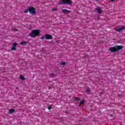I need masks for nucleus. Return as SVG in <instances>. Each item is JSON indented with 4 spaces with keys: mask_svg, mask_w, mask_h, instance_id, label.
I'll use <instances>...</instances> for the list:
<instances>
[{
    "mask_svg": "<svg viewBox=\"0 0 125 125\" xmlns=\"http://www.w3.org/2000/svg\"><path fill=\"white\" fill-rule=\"evenodd\" d=\"M124 47L122 45H115V47H112L110 48V51L111 52H116L121 50Z\"/></svg>",
    "mask_w": 125,
    "mask_h": 125,
    "instance_id": "nucleus-1",
    "label": "nucleus"
},
{
    "mask_svg": "<svg viewBox=\"0 0 125 125\" xmlns=\"http://www.w3.org/2000/svg\"><path fill=\"white\" fill-rule=\"evenodd\" d=\"M40 35V31L39 30H32V32L29 34V37L31 38H36L37 36Z\"/></svg>",
    "mask_w": 125,
    "mask_h": 125,
    "instance_id": "nucleus-2",
    "label": "nucleus"
},
{
    "mask_svg": "<svg viewBox=\"0 0 125 125\" xmlns=\"http://www.w3.org/2000/svg\"><path fill=\"white\" fill-rule=\"evenodd\" d=\"M61 4H68V5H71L73 4V1L71 0H61Z\"/></svg>",
    "mask_w": 125,
    "mask_h": 125,
    "instance_id": "nucleus-3",
    "label": "nucleus"
},
{
    "mask_svg": "<svg viewBox=\"0 0 125 125\" xmlns=\"http://www.w3.org/2000/svg\"><path fill=\"white\" fill-rule=\"evenodd\" d=\"M29 11L31 14H36V9L34 7H31L29 8Z\"/></svg>",
    "mask_w": 125,
    "mask_h": 125,
    "instance_id": "nucleus-4",
    "label": "nucleus"
},
{
    "mask_svg": "<svg viewBox=\"0 0 125 125\" xmlns=\"http://www.w3.org/2000/svg\"><path fill=\"white\" fill-rule=\"evenodd\" d=\"M115 31L116 32H121V31H123V30H125V26H122L121 28H114Z\"/></svg>",
    "mask_w": 125,
    "mask_h": 125,
    "instance_id": "nucleus-5",
    "label": "nucleus"
},
{
    "mask_svg": "<svg viewBox=\"0 0 125 125\" xmlns=\"http://www.w3.org/2000/svg\"><path fill=\"white\" fill-rule=\"evenodd\" d=\"M44 37L45 40H52L53 37L51 35H49L48 34H45Z\"/></svg>",
    "mask_w": 125,
    "mask_h": 125,
    "instance_id": "nucleus-6",
    "label": "nucleus"
},
{
    "mask_svg": "<svg viewBox=\"0 0 125 125\" xmlns=\"http://www.w3.org/2000/svg\"><path fill=\"white\" fill-rule=\"evenodd\" d=\"M62 12L64 14L71 13V11L67 9H62Z\"/></svg>",
    "mask_w": 125,
    "mask_h": 125,
    "instance_id": "nucleus-7",
    "label": "nucleus"
},
{
    "mask_svg": "<svg viewBox=\"0 0 125 125\" xmlns=\"http://www.w3.org/2000/svg\"><path fill=\"white\" fill-rule=\"evenodd\" d=\"M96 10H97L98 13H99V14H100L102 12V9H101V8H100V7L97 8Z\"/></svg>",
    "mask_w": 125,
    "mask_h": 125,
    "instance_id": "nucleus-8",
    "label": "nucleus"
},
{
    "mask_svg": "<svg viewBox=\"0 0 125 125\" xmlns=\"http://www.w3.org/2000/svg\"><path fill=\"white\" fill-rule=\"evenodd\" d=\"M27 43H28V42H21L20 43V44H21V45H26V44H27Z\"/></svg>",
    "mask_w": 125,
    "mask_h": 125,
    "instance_id": "nucleus-9",
    "label": "nucleus"
},
{
    "mask_svg": "<svg viewBox=\"0 0 125 125\" xmlns=\"http://www.w3.org/2000/svg\"><path fill=\"white\" fill-rule=\"evenodd\" d=\"M14 112H15V109H11L9 110V113H10L11 114H12V113H14Z\"/></svg>",
    "mask_w": 125,
    "mask_h": 125,
    "instance_id": "nucleus-10",
    "label": "nucleus"
},
{
    "mask_svg": "<svg viewBox=\"0 0 125 125\" xmlns=\"http://www.w3.org/2000/svg\"><path fill=\"white\" fill-rule=\"evenodd\" d=\"M74 100L75 101H79L80 100V98H79V97H75V98H74Z\"/></svg>",
    "mask_w": 125,
    "mask_h": 125,
    "instance_id": "nucleus-11",
    "label": "nucleus"
},
{
    "mask_svg": "<svg viewBox=\"0 0 125 125\" xmlns=\"http://www.w3.org/2000/svg\"><path fill=\"white\" fill-rule=\"evenodd\" d=\"M29 12V8L28 9H26L24 11V13H28Z\"/></svg>",
    "mask_w": 125,
    "mask_h": 125,
    "instance_id": "nucleus-12",
    "label": "nucleus"
},
{
    "mask_svg": "<svg viewBox=\"0 0 125 125\" xmlns=\"http://www.w3.org/2000/svg\"><path fill=\"white\" fill-rule=\"evenodd\" d=\"M20 79L22 81H24V80H25V78H24L23 76L21 75L20 76Z\"/></svg>",
    "mask_w": 125,
    "mask_h": 125,
    "instance_id": "nucleus-13",
    "label": "nucleus"
},
{
    "mask_svg": "<svg viewBox=\"0 0 125 125\" xmlns=\"http://www.w3.org/2000/svg\"><path fill=\"white\" fill-rule=\"evenodd\" d=\"M17 46V43H16V42L13 43V47H16Z\"/></svg>",
    "mask_w": 125,
    "mask_h": 125,
    "instance_id": "nucleus-14",
    "label": "nucleus"
},
{
    "mask_svg": "<svg viewBox=\"0 0 125 125\" xmlns=\"http://www.w3.org/2000/svg\"><path fill=\"white\" fill-rule=\"evenodd\" d=\"M89 91H90V89H89V88H86V92H89Z\"/></svg>",
    "mask_w": 125,
    "mask_h": 125,
    "instance_id": "nucleus-15",
    "label": "nucleus"
},
{
    "mask_svg": "<svg viewBox=\"0 0 125 125\" xmlns=\"http://www.w3.org/2000/svg\"><path fill=\"white\" fill-rule=\"evenodd\" d=\"M52 11H57L58 9L57 8H54L52 9Z\"/></svg>",
    "mask_w": 125,
    "mask_h": 125,
    "instance_id": "nucleus-16",
    "label": "nucleus"
},
{
    "mask_svg": "<svg viewBox=\"0 0 125 125\" xmlns=\"http://www.w3.org/2000/svg\"><path fill=\"white\" fill-rule=\"evenodd\" d=\"M11 50H16V48L15 47H12L11 48Z\"/></svg>",
    "mask_w": 125,
    "mask_h": 125,
    "instance_id": "nucleus-17",
    "label": "nucleus"
},
{
    "mask_svg": "<svg viewBox=\"0 0 125 125\" xmlns=\"http://www.w3.org/2000/svg\"><path fill=\"white\" fill-rule=\"evenodd\" d=\"M12 31H15L16 32H17L18 30H17V28H13Z\"/></svg>",
    "mask_w": 125,
    "mask_h": 125,
    "instance_id": "nucleus-18",
    "label": "nucleus"
},
{
    "mask_svg": "<svg viewBox=\"0 0 125 125\" xmlns=\"http://www.w3.org/2000/svg\"><path fill=\"white\" fill-rule=\"evenodd\" d=\"M45 39V37H44V35L41 38V40H44Z\"/></svg>",
    "mask_w": 125,
    "mask_h": 125,
    "instance_id": "nucleus-19",
    "label": "nucleus"
},
{
    "mask_svg": "<svg viewBox=\"0 0 125 125\" xmlns=\"http://www.w3.org/2000/svg\"><path fill=\"white\" fill-rule=\"evenodd\" d=\"M83 103H84V101H82L80 102V104H83Z\"/></svg>",
    "mask_w": 125,
    "mask_h": 125,
    "instance_id": "nucleus-20",
    "label": "nucleus"
},
{
    "mask_svg": "<svg viewBox=\"0 0 125 125\" xmlns=\"http://www.w3.org/2000/svg\"><path fill=\"white\" fill-rule=\"evenodd\" d=\"M65 64H66L65 62H62L61 63V65H65Z\"/></svg>",
    "mask_w": 125,
    "mask_h": 125,
    "instance_id": "nucleus-21",
    "label": "nucleus"
},
{
    "mask_svg": "<svg viewBox=\"0 0 125 125\" xmlns=\"http://www.w3.org/2000/svg\"><path fill=\"white\" fill-rule=\"evenodd\" d=\"M51 108H52L51 106H49L48 107V110H51Z\"/></svg>",
    "mask_w": 125,
    "mask_h": 125,
    "instance_id": "nucleus-22",
    "label": "nucleus"
},
{
    "mask_svg": "<svg viewBox=\"0 0 125 125\" xmlns=\"http://www.w3.org/2000/svg\"><path fill=\"white\" fill-rule=\"evenodd\" d=\"M113 116V114H110V117H112Z\"/></svg>",
    "mask_w": 125,
    "mask_h": 125,
    "instance_id": "nucleus-23",
    "label": "nucleus"
},
{
    "mask_svg": "<svg viewBox=\"0 0 125 125\" xmlns=\"http://www.w3.org/2000/svg\"><path fill=\"white\" fill-rule=\"evenodd\" d=\"M111 1H115V0H111Z\"/></svg>",
    "mask_w": 125,
    "mask_h": 125,
    "instance_id": "nucleus-24",
    "label": "nucleus"
}]
</instances>
